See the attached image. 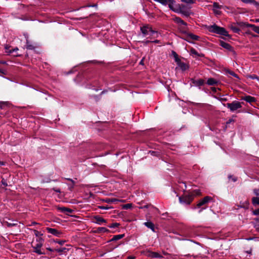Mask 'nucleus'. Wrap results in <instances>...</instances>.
Listing matches in <instances>:
<instances>
[{
    "label": "nucleus",
    "mask_w": 259,
    "mask_h": 259,
    "mask_svg": "<svg viewBox=\"0 0 259 259\" xmlns=\"http://www.w3.org/2000/svg\"><path fill=\"white\" fill-rule=\"evenodd\" d=\"M53 190L56 192H58V193H60V190L59 189H55V188H54Z\"/></svg>",
    "instance_id": "nucleus-59"
},
{
    "label": "nucleus",
    "mask_w": 259,
    "mask_h": 259,
    "mask_svg": "<svg viewBox=\"0 0 259 259\" xmlns=\"http://www.w3.org/2000/svg\"><path fill=\"white\" fill-rule=\"evenodd\" d=\"M239 23L240 22H238L237 24L232 23L229 25V28L232 30L233 32L236 33H239L240 29L239 28V26L241 27L238 25V23Z\"/></svg>",
    "instance_id": "nucleus-13"
},
{
    "label": "nucleus",
    "mask_w": 259,
    "mask_h": 259,
    "mask_svg": "<svg viewBox=\"0 0 259 259\" xmlns=\"http://www.w3.org/2000/svg\"><path fill=\"white\" fill-rule=\"evenodd\" d=\"M103 201L108 203H116L119 200L115 198H106Z\"/></svg>",
    "instance_id": "nucleus-28"
},
{
    "label": "nucleus",
    "mask_w": 259,
    "mask_h": 259,
    "mask_svg": "<svg viewBox=\"0 0 259 259\" xmlns=\"http://www.w3.org/2000/svg\"><path fill=\"white\" fill-rule=\"evenodd\" d=\"M253 214L255 215H259V208L253 211Z\"/></svg>",
    "instance_id": "nucleus-51"
},
{
    "label": "nucleus",
    "mask_w": 259,
    "mask_h": 259,
    "mask_svg": "<svg viewBox=\"0 0 259 259\" xmlns=\"http://www.w3.org/2000/svg\"><path fill=\"white\" fill-rule=\"evenodd\" d=\"M228 179L229 180H231L234 182H235L237 181V178L236 177H234L231 175L228 176Z\"/></svg>",
    "instance_id": "nucleus-40"
},
{
    "label": "nucleus",
    "mask_w": 259,
    "mask_h": 259,
    "mask_svg": "<svg viewBox=\"0 0 259 259\" xmlns=\"http://www.w3.org/2000/svg\"><path fill=\"white\" fill-rule=\"evenodd\" d=\"M148 256L152 258L161 257L162 256L156 252L150 251L148 252Z\"/></svg>",
    "instance_id": "nucleus-25"
},
{
    "label": "nucleus",
    "mask_w": 259,
    "mask_h": 259,
    "mask_svg": "<svg viewBox=\"0 0 259 259\" xmlns=\"http://www.w3.org/2000/svg\"><path fill=\"white\" fill-rule=\"evenodd\" d=\"M172 55H173V56L175 58V60L176 62H178V61H179L180 60V59L179 58L178 55L176 53V52L172 51Z\"/></svg>",
    "instance_id": "nucleus-33"
},
{
    "label": "nucleus",
    "mask_w": 259,
    "mask_h": 259,
    "mask_svg": "<svg viewBox=\"0 0 259 259\" xmlns=\"http://www.w3.org/2000/svg\"><path fill=\"white\" fill-rule=\"evenodd\" d=\"M145 58L143 57L142 58V59L140 61V62H139V64L140 65H144V60Z\"/></svg>",
    "instance_id": "nucleus-56"
},
{
    "label": "nucleus",
    "mask_w": 259,
    "mask_h": 259,
    "mask_svg": "<svg viewBox=\"0 0 259 259\" xmlns=\"http://www.w3.org/2000/svg\"><path fill=\"white\" fill-rule=\"evenodd\" d=\"M249 205V202L248 200L245 201V202H240V204L238 205V207L241 208H243L244 209H248Z\"/></svg>",
    "instance_id": "nucleus-23"
},
{
    "label": "nucleus",
    "mask_w": 259,
    "mask_h": 259,
    "mask_svg": "<svg viewBox=\"0 0 259 259\" xmlns=\"http://www.w3.org/2000/svg\"><path fill=\"white\" fill-rule=\"evenodd\" d=\"M11 104L8 101H2L0 102V109H5L7 108L10 107Z\"/></svg>",
    "instance_id": "nucleus-21"
},
{
    "label": "nucleus",
    "mask_w": 259,
    "mask_h": 259,
    "mask_svg": "<svg viewBox=\"0 0 259 259\" xmlns=\"http://www.w3.org/2000/svg\"><path fill=\"white\" fill-rule=\"evenodd\" d=\"M182 2H184L186 4H192L195 3V1L194 0H181Z\"/></svg>",
    "instance_id": "nucleus-43"
},
{
    "label": "nucleus",
    "mask_w": 259,
    "mask_h": 259,
    "mask_svg": "<svg viewBox=\"0 0 259 259\" xmlns=\"http://www.w3.org/2000/svg\"><path fill=\"white\" fill-rule=\"evenodd\" d=\"M211 89V90L212 91V92H216L217 90H220V89L219 88H215L214 87H212Z\"/></svg>",
    "instance_id": "nucleus-55"
},
{
    "label": "nucleus",
    "mask_w": 259,
    "mask_h": 259,
    "mask_svg": "<svg viewBox=\"0 0 259 259\" xmlns=\"http://www.w3.org/2000/svg\"><path fill=\"white\" fill-rule=\"evenodd\" d=\"M124 236V234L114 235L113 237L108 241V242L117 241L123 238Z\"/></svg>",
    "instance_id": "nucleus-22"
},
{
    "label": "nucleus",
    "mask_w": 259,
    "mask_h": 259,
    "mask_svg": "<svg viewBox=\"0 0 259 259\" xmlns=\"http://www.w3.org/2000/svg\"><path fill=\"white\" fill-rule=\"evenodd\" d=\"M1 182H2V184L4 186H8L7 183L6 181L4 179H2Z\"/></svg>",
    "instance_id": "nucleus-52"
},
{
    "label": "nucleus",
    "mask_w": 259,
    "mask_h": 259,
    "mask_svg": "<svg viewBox=\"0 0 259 259\" xmlns=\"http://www.w3.org/2000/svg\"><path fill=\"white\" fill-rule=\"evenodd\" d=\"M213 7L215 9H221V6L218 3L214 2L213 4Z\"/></svg>",
    "instance_id": "nucleus-47"
},
{
    "label": "nucleus",
    "mask_w": 259,
    "mask_h": 259,
    "mask_svg": "<svg viewBox=\"0 0 259 259\" xmlns=\"http://www.w3.org/2000/svg\"><path fill=\"white\" fill-rule=\"evenodd\" d=\"M37 243H40L41 245H43V243L44 241V240L41 237H38L36 240Z\"/></svg>",
    "instance_id": "nucleus-44"
},
{
    "label": "nucleus",
    "mask_w": 259,
    "mask_h": 259,
    "mask_svg": "<svg viewBox=\"0 0 259 259\" xmlns=\"http://www.w3.org/2000/svg\"><path fill=\"white\" fill-rule=\"evenodd\" d=\"M226 72L227 73L234 76V77L236 78L238 80H239L240 79L238 75L237 74H236L234 72L228 69V70H226Z\"/></svg>",
    "instance_id": "nucleus-29"
},
{
    "label": "nucleus",
    "mask_w": 259,
    "mask_h": 259,
    "mask_svg": "<svg viewBox=\"0 0 259 259\" xmlns=\"http://www.w3.org/2000/svg\"><path fill=\"white\" fill-rule=\"evenodd\" d=\"M149 42L157 43L158 42H159V40H147V42Z\"/></svg>",
    "instance_id": "nucleus-57"
},
{
    "label": "nucleus",
    "mask_w": 259,
    "mask_h": 259,
    "mask_svg": "<svg viewBox=\"0 0 259 259\" xmlns=\"http://www.w3.org/2000/svg\"><path fill=\"white\" fill-rule=\"evenodd\" d=\"M183 38L188 42H191V40H197L199 39V36L192 33L187 32V33L185 35V37Z\"/></svg>",
    "instance_id": "nucleus-7"
},
{
    "label": "nucleus",
    "mask_w": 259,
    "mask_h": 259,
    "mask_svg": "<svg viewBox=\"0 0 259 259\" xmlns=\"http://www.w3.org/2000/svg\"><path fill=\"white\" fill-rule=\"evenodd\" d=\"M141 31L144 36H147L148 35L151 36L154 34L157 35V32L153 30L149 26H143L141 27Z\"/></svg>",
    "instance_id": "nucleus-5"
},
{
    "label": "nucleus",
    "mask_w": 259,
    "mask_h": 259,
    "mask_svg": "<svg viewBox=\"0 0 259 259\" xmlns=\"http://www.w3.org/2000/svg\"><path fill=\"white\" fill-rule=\"evenodd\" d=\"M54 241L56 243L59 244L61 245H62L64 244L65 242H66V241L63 240L56 239V240H54Z\"/></svg>",
    "instance_id": "nucleus-37"
},
{
    "label": "nucleus",
    "mask_w": 259,
    "mask_h": 259,
    "mask_svg": "<svg viewBox=\"0 0 259 259\" xmlns=\"http://www.w3.org/2000/svg\"><path fill=\"white\" fill-rule=\"evenodd\" d=\"M174 21L175 23L178 24L179 26L181 25H187L186 22L183 21L181 18L178 17H175L173 18Z\"/></svg>",
    "instance_id": "nucleus-18"
},
{
    "label": "nucleus",
    "mask_w": 259,
    "mask_h": 259,
    "mask_svg": "<svg viewBox=\"0 0 259 259\" xmlns=\"http://www.w3.org/2000/svg\"><path fill=\"white\" fill-rule=\"evenodd\" d=\"M190 53L191 54H194L196 56H199V57H204V55L202 54H199L197 52V51L193 49V48H192L190 50Z\"/></svg>",
    "instance_id": "nucleus-31"
},
{
    "label": "nucleus",
    "mask_w": 259,
    "mask_h": 259,
    "mask_svg": "<svg viewBox=\"0 0 259 259\" xmlns=\"http://www.w3.org/2000/svg\"><path fill=\"white\" fill-rule=\"evenodd\" d=\"M120 224L119 223H115L111 224V225H108V227L110 228H115L118 227Z\"/></svg>",
    "instance_id": "nucleus-35"
},
{
    "label": "nucleus",
    "mask_w": 259,
    "mask_h": 259,
    "mask_svg": "<svg viewBox=\"0 0 259 259\" xmlns=\"http://www.w3.org/2000/svg\"><path fill=\"white\" fill-rule=\"evenodd\" d=\"M200 194L201 192L198 189L194 190L192 192H186L179 197V201L181 203L189 205L192 202L195 196L200 195Z\"/></svg>",
    "instance_id": "nucleus-1"
},
{
    "label": "nucleus",
    "mask_w": 259,
    "mask_h": 259,
    "mask_svg": "<svg viewBox=\"0 0 259 259\" xmlns=\"http://www.w3.org/2000/svg\"><path fill=\"white\" fill-rule=\"evenodd\" d=\"M243 99L246 103H249L251 106L253 107H255V105L256 104V102L257 101L256 98H242Z\"/></svg>",
    "instance_id": "nucleus-17"
},
{
    "label": "nucleus",
    "mask_w": 259,
    "mask_h": 259,
    "mask_svg": "<svg viewBox=\"0 0 259 259\" xmlns=\"http://www.w3.org/2000/svg\"><path fill=\"white\" fill-rule=\"evenodd\" d=\"M93 219L94 223L100 225L107 223V221L100 215H95Z\"/></svg>",
    "instance_id": "nucleus-12"
},
{
    "label": "nucleus",
    "mask_w": 259,
    "mask_h": 259,
    "mask_svg": "<svg viewBox=\"0 0 259 259\" xmlns=\"http://www.w3.org/2000/svg\"><path fill=\"white\" fill-rule=\"evenodd\" d=\"M250 78L253 79H256L259 82V77L257 76L256 75H252L249 76Z\"/></svg>",
    "instance_id": "nucleus-46"
},
{
    "label": "nucleus",
    "mask_w": 259,
    "mask_h": 259,
    "mask_svg": "<svg viewBox=\"0 0 259 259\" xmlns=\"http://www.w3.org/2000/svg\"><path fill=\"white\" fill-rule=\"evenodd\" d=\"M150 152L152 155L159 156L160 155V152L156 151H150Z\"/></svg>",
    "instance_id": "nucleus-41"
},
{
    "label": "nucleus",
    "mask_w": 259,
    "mask_h": 259,
    "mask_svg": "<svg viewBox=\"0 0 259 259\" xmlns=\"http://www.w3.org/2000/svg\"><path fill=\"white\" fill-rule=\"evenodd\" d=\"M255 220L256 222V223L258 224V225H259V217L255 219Z\"/></svg>",
    "instance_id": "nucleus-64"
},
{
    "label": "nucleus",
    "mask_w": 259,
    "mask_h": 259,
    "mask_svg": "<svg viewBox=\"0 0 259 259\" xmlns=\"http://www.w3.org/2000/svg\"><path fill=\"white\" fill-rule=\"evenodd\" d=\"M24 36H25V37L26 40V48L27 50H34L35 47L29 41V40L28 39V35L27 34H25Z\"/></svg>",
    "instance_id": "nucleus-15"
},
{
    "label": "nucleus",
    "mask_w": 259,
    "mask_h": 259,
    "mask_svg": "<svg viewBox=\"0 0 259 259\" xmlns=\"http://www.w3.org/2000/svg\"><path fill=\"white\" fill-rule=\"evenodd\" d=\"M238 25L240 26H246L247 27H251L253 30L256 33L259 34V26H255L253 24L245 23H239Z\"/></svg>",
    "instance_id": "nucleus-9"
},
{
    "label": "nucleus",
    "mask_w": 259,
    "mask_h": 259,
    "mask_svg": "<svg viewBox=\"0 0 259 259\" xmlns=\"http://www.w3.org/2000/svg\"><path fill=\"white\" fill-rule=\"evenodd\" d=\"M67 180L68 181H70V182L73 184V185H74V184L75 182H74V181L72 179H70V178H68V179H67Z\"/></svg>",
    "instance_id": "nucleus-58"
},
{
    "label": "nucleus",
    "mask_w": 259,
    "mask_h": 259,
    "mask_svg": "<svg viewBox=\"0 0 259 259\" xmlns=\"http://www.w3.org/2000/svg\"><path fill=\"white\" fill-rule=\"evenodd\" d=\"M212 199V197L210 196H205L202 199L199 201V202L194 207V208H200L201 206H204V207H203L201 209L199 210L198 212L200 213L203 209L206 208V204Z\"/></svg>",
    "instance_id": "nucleus-4"
},
{
    "label": "nucleus",
    "mask_w": 259,
    "mask_h": 259,
    "mask_svg": "<svg viewBox=\"0 0 259 259\" xmlns=\"http://www.w3.org/2000/svg\"><path fill=\"white\" fill-rule=\"evenodd\" d=\"M144 225L148 228L151 229L153 231H154V225L151 222H145Z\"/></svg>",
    "instance_id": "nucleus-27"
},
{
    "label": "nucleus",
    "mask_w": 259,
    "mask_h": 259,
    "mask_svg": "<svg viewBox=\"0 0 259 259\" xmlns=\"http://www.w3.org/2000/svg\"><path fill=\"white\" fill-rule=\"evenodd\" d=\"M204 82H205L204 80L202 79H199L198 80H194L193 81V84L198 87L203 85L204 84Z\"/></svg>",
    "instance_id": "nucleus-24"
},
{
    "label": "nucleus",
    "mask_w": 259,
    "mask_h": 259,
    "mask_svg": "<svg viewBox=\"0 0 259 259\" xmlns=\"http://www.w3.org/2000/svg\"><path fill=\"white\" fill-rule=\"evenodd\" d=\"M173 12L177 13L182 14L183 15L189 17L191 14L190 10L183 4H177L176 3Z\"/></svg>",
    "instance_id": "nucleus-2"
},
{
    "label": "nucleus",
    "mask_w": 259,
    "mask_h": 259,
    "mask_svg": "<svg viewBox=\"0 0 259 259\" xmlns=\"http://www.w3.org/2000/svg\"><path fill=\"white\" fill-rule=\"evenodd\" d=\"M132 207V203H127L125 204H123L122 206V209H128L131 208Z\"/></svg>",
    "instance_id": "nucleus-34"
},
{
    "label": "nucleus",
    "mask_w": 259,
    "mask_h": 259,
    "mask_svg": "<svg viewBox=\"0 0 259 259\" xmlns=\"http://www.w3.org/2000/svg\"><path fill=\"white\" fill-rule=\"evenodd\" d=\"M253 194L256 196V197H259V189H254L253 190Z\"/></svg>",
    "instance_id": "nucleus-45"
},
{
    "label": "nucleus",
    "mask_w": 259,
    "mask_h": 259,
    "mask_svg": "<svg viewBox=\"0 0 259 259\" xmlns=\"http://www.w3.org/2000/svg\"><path fill=\"white\" fill-rule=\"evenodd\" d=\"M234 120L232 118L229 119L227 122H226V126H229V124L232 122H234Z\"/></svg>",
    "instance_id": "nucleus-49"
},
{
    "label": "nucleus",
    "mask_w": 259,
    "mask_h": 259,
    "mask_svg": "<svg viewBox=\"0 0 259 259\" xmlns=\"http://www.w3.org/2000/svg\"><path fill=\"white\" fill-rule=\"evenodd\" d=\"M0 63L3 64H6L7 62L5 61H0Z\"/></svg>",
    "instance_id": "nucleus-60"
},
{
    "label": "nucleus",
    "mask_w": 259,
    "mask_h": 259,
    "mask_svg": "<svg viewBox=\"0 0 259 259\" xmlns=\"http://www.w3.org/2000/svg\"><path fill=\"white\" fill-rule=\"evenodd\" d=\"M127 259H135V257L132 256H129L127 257Z\"/></svg>",
    "instance_id": "nucleus-62"
},
{
    "label": "nucleus",
    "mask_w": 259,
    "mask_h": 259,
    "mask_svg": "<svg viewBox=\"0 0 259 259\" xmlns=\"http://www.w3.org/2000/svg\"><path fill=\"white\" fill-rule=\"evenodd\" d=\"M47 249L48 250L50 251H51V252L54 251V250H53V249H52V248H50V247H48V248H47Z\"/></svg>",
    "instance_id": "nucleus-61"
},
{
    "label": "nucleus",
    "mask_w": 259,
    "mask_h": 259,
    "mask_svg": "<svg viewBox=\"0 0 259 259\" xmlns=\"http://www.w3.org/2000/svg\"><path fill=\"white\" fill-rule=\"evenodd\" d=\"M253 0H241V1L245 4H252Z\"/></svg>",
    "instance_id": "nucleus-50"
},
{
    "label": "nucleus",
    "mask_w": 259,
    "mask_h": 259,
    "mask_svg": "<svg viewBox=\"0 0 259 259\" xmlns=\"http://www.w3.org/2000/svg\"><path fill=\"white\" fill-rule=\"evenodd\" d=\"M241 104L245 105V103L235 101L230 103L227 104V107L230 109L231 111H234L241 107Z\"/></svg>",
    "instance_id": "nucleus-6"
},
{
    "label": "nucleus",
    "mask_w": 259,
    "mask_h": 259,
    "mask_svg": "<svg viewBox=\"0 0 259 259\" xmlns=\"http://www.w3.org/2000/svg\"><path fill=\"white\" fill-rule=\"evenodd\" d=\"M219 83V81L214 78H209L206 82V83L209 85L218 84Z\"/></svg>",
    "instance_id": "nucleus-20"
},
{
    "label": "nucleus",
    "mask_w": 259,
    "mask_h": 259,
    "mask_svg": "<svg viewBox=\"0 0 259 259\" xmlns=\"http://www.w3.org/2000/svg\"><path fill=\"white\" fill-rule=\"evenodd\" d=\"M56 209L58 211L63 212L67 215H69V213H72L73 212V209L66 207L56 206Z\"/></svg>",
    "instance_id": "nucleus-10"
},
{
    "label": "nucleus",
    "mask_w": 259,
    "mask_h": 259,
    "mask_svg": "<svg viewBox=\"0 0 259 259\" xmlns=\"http://www.w3.org/2000/svg\"><path fill=\"white\" fill-rule=\"evenodd\" d=\"M33 252L39 255L45 254V252H42L40 249L34 250Z\"/></svg>",
    "instance_id": "nucleus-39"
},
{
    "label": "nucleus",
    "mask_w": 259,
    "mask_h": 259,
    "mask_svg": "<svg viewBox=\"0 0 259 259\" xmlns=\"http://www.w3.org/2000/svg\"><path fill=\"white\" fill-rule=\"evenodd\" d=\"M252 4H253L255 6H259V3L257 2H256L254 0L253 1V2Z\"/></svg>",
    "instance_id": "nucleus-54"
},
{
    "label": "nucleus",
    "mask_w": 259,
    "mask_h": 259,
    "mask_svg": "<svg viewBox=\"0 0 259 259\" xmlns=\"http://www.w3.org/2000/svg\"><path fill=\"white\" fill-rule=\"evenodd\" d=\"M220 45L223 48H224L231 52H234L233 48L228 43L225 42L223 41H221L220 42Z\"/></svg>",
    "instance_id": "nucleus-16"
},
{
    "label": "nucleus",
    "mask_w": 259,
    "mask_h": 259,
    "mask_svg": "<svg viewBox=\"0 0 259 259\" xmlns=\"http://www.w3.org/2000/svg\"><path fill=\"white\" fill-rule=\"evenodd\" d=\"M252 203L253 205H259V197H253L252 198Z\"/></svg>",
    "instance_id": "nucleus-30"
},
{
    "label": "nucleus",
    "mask_w": 259,
    "mask_h": 259,
    "mask_svg": "<svg viewBox=\"0 0 259 259\" xmlns=\"http://www.w3.org/2000/svg\"><path fill=\"white\" fill-rule=\"evenodd\" d=\"M176 3L175 0H163V5L168 6V7L171 11H173Z\"/></svg>",
    "instance_id": "nucleus-11"
},
{
    "label": "nucleus",
    "mask_w": 259,
    "mask_h": 259,
    "mask_svg": "<svg viewBox=\"0 0 259 259\" xmlns=\"http://www.w3.org/2000/svg\"><path fill=\"white\" fill-rule=\"evenodd\" d=\"M18 50V49L17 48H15V49H13V50H10L9 51H7V53H8L9 54H11L14 52L17 51Z\"/></svg>",
    "instance_id": "nucleus-53"
},
{
    "label": "nucleus",
    "mask_w": 259,
    "mask_h": 259,
    "mask_svg": "<svg viewBox=\"0 0 259 259\" xmlns=\"http://www.w3.org/2000/svg\"><path fill=\"white\" fill-rule=\"evenodd\" d=\"M4 223L8 227H15L18 225L17 223H11L8 222H5Z\"/></svg>",
    "instance_id": "nucleus-32"
},
{
    "label": "nucleus",
    "mask_w": 259,
    "mask_h": 259,
    "mask_svg": "<svg viewBox=\"0 0 259 259\" xmlns=\"http://www.w3.org/2000/svg\"><path fill=\"white\" fill-rule=\"evenodd\" d=\"M33 231L35 236L38 237V238L43 235L42 233H41L40 232L37 231L36 230H33Z\"/></svg>",
    "instance_id": "nucleus-36"
},
{
    "label": "nucleus",
    "mask_w": 259,
    "mask_h": 259,
    "mask_svg": "<svg viewBox=\"0 0 259 259\" xmlns=\"http://www.w3.org/2000/svg\"><path fill=\"white\" fill-rule=\"evenodd\" d=\"M5 164V163L3 161H0V165H4Z\"/></svg>",
    "instance_id": "nucleus-63"
},
{
    "label": "nucleus",
    "mask_w": 259,
    "mask_h": 259,
    "mask_svg": "<svg viewBox=\"0 0 259 259\" xmlns=\"http://www.w3.org/2000/svg\"><path fill=\"white\" fill-rule=\"evenodd\" d=\"M176 63L179 67H180L182 71H185L189 68L188 64L182 62L181 59Z\"/></svg>",
    "instance_id": "nucleus-14"
},
{
    "label": "nucleus",
    "mask_w": 259,
    "mask_h": 259,
    "mask_svg": "<svg viewBox=\"0 0 259 259\" xmlns=\"http://www.w3.org/2000/svg\"><path fill=\"white\" fill-rule=\"evenodd\" d=\"M66 250H67V249L66 248L63 247V248H59V249H55V251L58 252L62 253V252H65Z\"/></svg>",
    "instance_id": "nucleus-38"
},
{
    "label": "nucleus",
    "mask_w": 259,
    "mask_h": 259,
    "mask_svg": "<svg viewBox=\"0 0 259 259\" xmlns=\"http://www.w3.org/2000/svg\"><path fill=\"white\" fill-rule=\"evenodd\" d=\"M46 230L47 232L50 234L54 235L55 236L60 237L62 236L63 233L61 231H59L54 228H51L49 227L46 228Z\"/></svg>",
    "instance_id": "nucleus-8"
},
{
    "label": "nucleus",
    "mask_w": 259,
    "mask_h": 259,
    "mask_svg": "<svg viewBox=\"0 0 259 259\" xmlns=\"http://www.w3.org/2000/svg\"><path fill=\"white\" fill-rule=\"evenodd\" d=\"M209 32L221 34L225 36H229L228 31L223 27H220L216 24H213L208 27Z\"/></svg>",
    "instance_id": "nucleus-3"
},
{
    "label": "nucleus",
    "mask_w": 259,
    "mask_h": 259,
    "mask_svg": "<svg viewBox=\"0 0 259 259\" xmlns=\"http://www.w3.org/2000/svg\"><path fill=\"white\" fill-rule=\"evenodd\" d=\"M96 233H104L110 232V231L105 227H98L94 231Z\"/></svg>",
    "instance_id": "nucleus-19"
},
{
    "label": "nucleus",
    "mask_w": 259,
    "mask_h": 259,
    "mask_svg": "<svg viewBox=\"0 0 259 259\" xmlns=\"http://www.w3.org/2000/svg\"><path fill=\"white\" fill-rule=\"evenodd\" d=\"M42 245H41L40 243H37L35 246H32L34 250L40 249V248L42 247Z\"/></svg>",
    "instance_id": "nucleus-42"
},
{
    "label": "nucleus",
    "mask_w": 259,
    "mask_h": 259,
    "mask_svg": "<svg viewBox=\"0 0 259 259\" xmlns=\"http://www.w3.org/2000/svg\"><path fill=\"white\" fill-rule=\"evenodd\" d=\"M187 25H181V26H179V29L181 31V33L184 34H186L187 33V30H188V28L187 27Z\"/></svg>",
    "instance_id": "nucleus-26"
},
{
    "label": "nucleus",
    "mask_w": 259,
    "mask_h": 259,
    "mask_svg": "<svg viewBox=\"0 0 259 259\" xmlns=\"http://www.w3.org/2000/svg\"><path fill=\"white\" fill-rule=\"evenodd\" d=\"M99 207L102 209H108L112 208V207H108V205L106 206H99Z\"/></svg>",
    "instance_id": "nucleus-48"
}]
</instances>
